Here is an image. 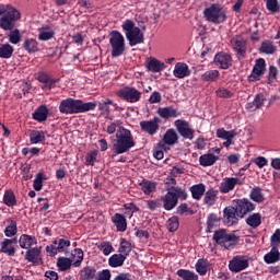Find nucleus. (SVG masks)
Listing matches in <instances>:
<instances>
[{
  "label": "nucleus",
  "instance_id": "obj_1",
  "mask_svg": "<svg viewBox=\"0 0 280 280\" xmlns=\"http://www.w3.org/2000/svg\"><path fill=\"white\" fill-rule=\"evenodd\" d=\"M95 108H97V103L95 102L84 103L81 100L66 98L60 102L59 113H62V115H78L95 110Z\"/></svg>",
  "mask_w": 280,
  "mask_h": 280
},
{
  "label": "nucleus",
  "instance_id": "obj_2",
  "mask_svg": "<svg viewBox=\"0 0 280 280\" xmlns=\"http://www.w3.org/2000/svg\"><path fill=\"white\" fill-rule=\"evenodd\" d=\"M135 138L130 130L119 127L116 132V139L113 143V150L116 154H125V152H130L131 148H135Z\"/></svg>",
  "mask_w": 280,
  "mask_h": 280
},
{
  "label": "nucleus",
  "instance_id": "obj_3",
  "mask_svg": "<svg viewBox=\"0 0 280 280\" xmlns=\"http://www.w3.org/2000/svg\"><path fill=\"white\" fill-rule=\"evenodd\" d=\"M0 27L4 32H12L16 27V22L21 19V12L10 7L0 4Z\"/></svg>",
  "mask_w": 280,
  "mask_h": 280
},
{
  "label": "nucleus",
  "instance_id": "obj_4",
  "mask_svg": "<svg viewBox=\"0 0 280 280\" xmlns=\"http://www.w3.org/2000/svg\"><path fill=\"white\" fill-rule=\"evenodd\" d=\"M122 30L126 32V38L129 40L130 47L144 43L145 37L143 36V32H141V28L135 26L132 20H126L122 23Z\"/></svg>",
  "mask_w": 280,
  "mask_h": 280
},
{
  "label": "nucleus",
  "instance_id": "obj_5",
  "mask_svg": "<svg viewBox=\"0 0 280 280\" xmlns=\"http://www.w3.org/2000/svg\"><path fill=\"white\" fill-rule=\"evenodd\" d=\"M203 16L209 23L220 25L226 21V11L221 4L213 3L203 10Z\"/></svg>",
  "mask_w": 280,
  "mask_h": 280
},
{
  "label": "nucleus",
  "instance_id": "obj_6",
  "mask_svg": "<svg viewBox=\"0 0 280 280\" xmlns=\"http://www.w3.org/2000/svg\"><path fill=\"white\" fill-rule=\"evenodd\" d=\"M109 45L112 58H119L126 52V39L119 31H112L109 35Z\"/></svg>",
  "mask_w": 280,
  "mask_h": 280
},
{
  "label": "nucleus",
  "instance_id": "obj_7",
  "mask_svg": "<svg viewBox=\"0 0 280 280\" xmlns=\"http://www.w3.org/2000/svg\"><path fill=\"white\" fill-rule=\"evenodd\" d=\"M213 240L219 246L223 248H233L237 244V237L235 234L226 233V230L221 229L214 232Z\"/></svg>",
  "mask_w": 280,
  "mask_h": 280
},
{
  "label": "nucleus",
  "instance_id": "obj_8",
  "mask_svg": "<svg viewBox=\"0 0 280 280\" xmlns=\"http://www.w3.org/2000/svg\"><path fill=\"white\" fill-rule=\"evenodd\" d=\"M231 45L238 58V60H244L246 58V39L244 37L236 35L231 39Z\"/></svg>",
  "mask_w": 280,
  "mask_h": 280
},
{
  "label": "nucleus",
  "instance_id": "obj_9",
  "mask_svg": "<svg viewBox=\"0 0 280 280\" xmlns=\"http://www.w3.org/2000/svg\"><path fill=\"white\" fill-rule=\"evenodd\" d=\"M265 73L266 60L264 58H259L256 60L250 75H248V82H259V80H261V75H264Z\"/></svg>",
  "mask_w": 280,
  "mask_h": 280
},
{
  "label": "nucleus",
  "instance_id": "obj_10",
  "mask_svg": "<svg viewBox=\"0 0 280 280\" xmlns=\"http://www.w3.org/2000/svg\"><path fill=\"white\" fill-rule=\"evenodd\" d=\"M117 95L120 97V100H125L131 104H135V102H139V100H141V92L135 88H125L119 90Z\"/></svg>",
  "mask_w": 280,
  "mask_h": 280
},
{
  "label": "nucleus",
  "instance_id": "obj_11",
  "mask_svg": "<svg viewBox=\"0 0 280 280\" xmlns=\"http://www.w3.org/2000/svg\"><path fill=\"white\" fill-rule=\"evenodd\" d=\"M43 247H33L26 250L25 253V259L30 264H33V266H43Z\"/></svg>",
  "mask_w": 280,
  "mask_h": 280
},
{
  "label": "nucleus",
  "instance_id": "obj_12",
  "mask_svg": "<svg viewBox=\"0 0 280 280\" xmlns=\"http://www.w3.org/2000/svg\"><path fill=\"white\" fill-rule=\"evenodd\" d=\"M175 127L177 128V131L180 135V137H183L184 139H189V141L194 139V135L196 131L191 128L189 122H187L186 120H180V119L176 120Z\"/></svg>",
  "mask_w": 280,
  "mask_h": 280
},
{
  "label": "nucleus",
  "instance_id": "obj_13",
  "mask_svg": "<svg viewBox=\"0 0 280 280\" xmlns=\"http://www.w3.org/2000/svg\"><path fill=\"white\" fill-rule=\"evenodd\" d=\"M229 268L231 272H242V270L248 268V258L246 256H236L230 261Z\"/></svg>",
  "mask_w": 280,
  "mask_h": 280
},
{
  "label": "nucleus",
  "instance_id": "obj_14",
  "mask_svg": "<svg viewBox=\"0 0 280 280\" xmlns=\"http://www.w3.org/2000/svg\"><path fill=\"white\" fill-rule=\"evenodd\" d=\"M235 207L237 210V217L240 218H244L247 213H250V211H255L254 203L248 199H237Z\"/></svg>",
  "mask_w": 280,
  "mask_h": 280
},
{
  "label": "nucleus",
  "instance_id": "obj_15",
  "mask_svg": "<svg viewBox=\"0 0 280 280\" xmlns=\"http://www.w3.org/2000/svg\"><path fill=\"white\" fill-rule=\"evenodd\" d=\"M159 124H161V118L154 117L152 120H143L140 122V128L143 132L148 135H156L159 131Z\"/></svg>",
  "mask_w": 280,
  "mask_h": 280
},
{
  "label": "nucleus",
  "instance_id": "obj_16",
  "mask_svg": "<svg viewBox=\"0 0 280 280\" xmlns=\"http://www.w3.org/2000/svg\"><path fill=\"white\" fill-rule=\"evenodd\" d=\"M214 62L220 69H230L233 67V57L226 52H219L214 56Z\"/></svg>",
  "mask_w": 280,
  "mask_h": 280
},
{
  "label": "nucleus",
  "instance_id": "obj_17",
  "mask_svg": "<svg viewBox=\"0 0 280 280\" xmlns=\"http://www.w3.org/2000/svg\"><path fill=\"white\" fill-rule=\"evenodd\" d=\"M217 137L225 140V142H223L224 148H230L233 145V139L237 137V132L235 129L226 131L224 128H220L217 130Z\"/></svg>",
  "mask_w": 280,
  "mask_h": 280
},
{
  "label": "nucleus",
  "instance_id": "obj_18",
  "mask_svg": "<svg viewBox=\"0 0 280 280\" xmlns=\"http://www.w3.org/2000/svg\"><path fill=\"white\" fill-rule=\"evenodd\" d=\"M173 75L178 80H183L184 78H189L191 75V70H189V66L185 62H177L173 70Z\"/></svg>",
  "mask_w": 280,
  "mask_h": 280
},
{
  "label": "nucleus",
  "instance_id": "obj_19",
  "mask_svg": "<svg viewBox=\"0 0 280 280\" xmlns=\"http://www.w3.org/2000/svg\"><path fill=\"white\" fill-rule=\"evenodd\" d=\"M240 184V178L237 177H225L221 183L219 189L221 194H229V191H233L235 186Z\"/></svg>",
  "mask_w": 280,
  "mask_h": 280
},
{
  "label": "nucleus",
  "instance_id": "obj_20",
  "mask_svg": "<svg viewBox=\"0 0 280 280\" xmlns=\"http://www.w3.org/2000/svg\"><path fill=\"white\" fill-rule=\"evenodd\" d=\"M223 217L226 220V223L230 226H233V224H237L240 217H237V208L235 207H226L223 210Z\"/></svg>",
  "mask_w": 280,
  "mask_h": 280
},
{
  "label": "nucleus",
  "instance_id": "obj_21",
  "mask_svg": "<svg viewBox=\"0 0 280 280\" xmlns=\"http://www.w3.org/2000/svg\"><path fill=\"white\" fill-rule=\"evenodd\" d=\"M145 67L148 71H151V73H161V71L165 69V62L151 57L149 61H147Z\"/></svg>",
  "mask_w": 280,
  "mask_h": 280
},
{
  "label": "nucleus",
  "instance_id": "obj_22",
  "mask_svg": "<svg viewBox=\"0 0 280 280\" xmlns=\"http://www.w3.org/2000/svg\"><path fill=\"white\" fill-rule=\"evenodd\" d=\"M158 115L162 119H170V118L178 117L180 113L178 112V109L174 108L173 106H167V107H159Z\"/></svg>",
  "mask_w": 280,
  "mask_h": 280
},
{
  "label": "nucleus",
  "instance_id": "obj_23",
  "mask_svg": "<svg viewBox=\"0 0 280 280\" xmlns=\"http://www.w3.org/2000/svg\"><path fill=\"white\" fill-rule=\"evenodd\" d=\"M112 222L115 224L117 231L124 233L126 229H128V222L126 221V217L121 213H116L112 218Z\"/></svg>",
  "mask_w": 280,
  "mask_h": 280
},
{
  "label": "nucleus",
  "instance_id": "obj_24",
  "mask_svg": "<svg viewBox=\"0 0 280 280\" xmlns=\"http://www.w3.org/2000/svg\"><path fill=\"white\" fill-rule=\"evenodd\" d=\"M38 40H51L56 36V31L49 25L38 28Z\"/></svg>",
  "mask_w": 280,
  "mask_h": 280
},
{
  "label": "nucleus",
  "instance_id": "obj_25",
  "mask_svg": "<svg viewBox=\"0 0 280 280\" xmlns=\"http://www.w3.org/2000/svg\"><path fill=\"white\" fill-rule=\"evenodd\" d=\"M16 240H10L5 238L1 244V253H4L5 255H9L10 257H14L16 255V249L12 244H14Z\"/></svg>",
  "mask_w": 280,
  "mask_h": 280
},
{
  "label": "nucleus",
  "instance_id": "obj_26",
  "mask_svg": "<svg viewBox=\"0 0 280 280\" xmlns=\"http://www.w3.org/2000/svg\"><path fill=\"white\" fill-rule=\"evenodd\" d=\"M162 200L164 202L163 207L165 211H172V209H174V207L178 205L176 197L172 195L170 190H167V194L164 197H162Z\"/></svg>",
  "mask_w": 280,
  "mask_h": 280
},
{
  "label": "nucleus",
  "instance_id": "obj_27",
  "mask_svg": "<svg viewBox=\"0 0 280 280\" xmlns=\"http://www.w3.org/2000/svg\"><path fill=\"white\" fill-rule=\"evenodd\" d=\"M21 248H25L30 250L32 246L36 245L38 241H36V236H31L27 234H23L19 240Z\"/></svg>",
  "mask_w": 280,
  "mask_h": 280
},
{
  "label": "nucleus",
  "instance_id": "obj_28",
  "mask_svg": "<svg viewBox=\"0 0 280 280\" xmlns=\"http://www.w3.org/2000/svg\"><path fill=\"white\" fill-rule=\"evenodd\" d=\"M164 145H176L178 143V133H176V130L168 129L163 137Z\"/></svg>",
  "mask_w": 280,
  "mask_h": 280
},
{
  "label": "nucleus",
  "instance_id": "obj_29",
  "mask_svg": "<svg viewBox=\"0 0 280 280\" xmlns=\"http://www.w3.org/2000/svg\"><path fill=\"white\" fill-rule=\"evenodd\" d=\"M49 116V109L45 105H40L34 113H33V119L35 121H47V117Z\"/></svg>",
  "mask_w": 280,
  "mask_h": 280
},
{
  "label": "nucleus",
  "instance_id": "obj_30",
  "mask_svg": "<svg viewBox=\"0 0 280 280\" xmlns=\"http://www.w3.org/2000/svg\"><path fill=\"white\" fill-rule=\"evenodd\" d=\"M265 102H266V96H264V94H257L254 101L247 104V109H249L250 113H254V110H258V108H261Z\"/></svg>",
  "mask_w": 280,
  "mask_h": 280
},
{
  "label": "nucleus",
  "instance_id": "obj_31",
  "mask_svg": "<svg viewBox=\"0 0 280 280\" xmlns=\"http://www.w3.org/2000/svg\"><path fill=\"white\" fill-rule=\"evenodd\" d=\"M206 191H207V188L205 184H197L190 187V194L194 200H200V198L205 196Z\"/></svg>",
  "mask_w": 280,
  "mask_h": 280
},
{
  "label": "nucleus",
  "instance_id": "obj_32",
  "mask_svg": "<svg viewBox=\"0 0 280 280\" xmlns=\"http://www.w3.org/2000/svg\"><path fill=\"white\" fill-rule=\"evenodd\" d=\"M218 156L212 153L203 154L199 158V163L202 167H210V165H214L218 161Z\"/></svg>",
  "mask_w": 280,
  "mask_h": 280
},
{
  "label": "nucleus",
  "instance_id": "obj_33",
  "mask_svg": "<svg viewBox=\"0 0 280 280\" xmlns=\"http://www.w3.org/2000/svg\"><path fill=\"white\" fill-rule=\"evenodd\" d=\"M218 200V190L215 189H209L205 194L203 202L207 205V207H213Z\"/></svg>",
  "mask_w": 280,
  "mask_h": 280
},
{
  "label": "nucleus",
  "instance_id": "obj_34",
  "mask_svg": "<svg viewBox=\"0 0 280 280\" xmlns=\"http://www.w3.org/2000/svg\"><path fill=\"white\" fill-rule=\"evenodd\" d=\"M260 54H266L267 56H272L277 51V46L271 40H265L261 43L259 48Z\"/></svg>",
  "mask_w": 280,
  "mask_h": 280
},
{
  "label": "nucleus",
  "instance_id": "obj_35",
  "mask_svg": "<svg viewBox=\"0 0 280 280\" xmlns=\"http://www.w3.org/2000/svg\"><path fill=\"white\" fill-rule=\"evenodd\" d=\"M167 191H170L176 200H187V191L184 188H180L178 186H171L167 188Z\"/></svg>",
  "mask_w": 280,
  "mask_h": 280
},
{
  "label": "nucleus",
  "instance_id": "obj_36",
  "mask_svg": "<svg viewBox=\"0 0 280 280\" xmlns=\"http://www.w3.org/2000/svg\"><path fill=\"white\" fill-rule=\"evenodd\" d=\"M124 261H126V256H122V254H114L108 259V264L112 268L124 266Z\"/></svg>",
  "mask_w": 280,
  "mask_h": 280
},
{
  "label": "nucleus",
  "instance_id": "obj_37",
  "mask_svg": "<svg viewBox=\"0 0 280 280\" xmlns=\"http://www.w3.org/2000/svg\"><path fill=\"white\" fill-rule=\"evenodd\" d=\"M23 48L27 54H36V51H38V42L34 38H26Z\"/></svg>",
  "mask_w": 280,
  "mask_h": 280
},
{
  "label": "nucleus",
  "instance_id": "obj_38",
  "mask_svg": "<svg viewBox=\"0 0 280 280\" xmlns=\"http://www.w3.org/2000/svg\"><path fill=\"white\" fill-rule=\"evenodd\" d=\"M37 80L38 82L45 84L44 86H42L43 90H51L54 89V84H56V82L51 80V78L47 73H39Z\"/></svg>",
  "mask_w": 280,
  "mask_h": 280
},
{
  "label": "nucleus",
  "instance_id": "obj_39",
  "mask_svg": "<svg viewBox=\"0 0 280 280\" xmlns=\"http://www.w3.org/2000/svg\"><path fill=\"white\" fill-rule=\"evenodd\" d=\"M264 259L266 264H276V261H279L280 259L279 249L271 247L270 253L266 254Z\"/></svg>",
  "mask_w": 280,
  "mask_h": 280
},
{
  "label": "nucleus",
  "instance_id": "obj_40",
  "mask_svg": "<svg viewBox=\"0 0 280 280\" xmlns=\"http://www.w3.org/2000/svg\"><path fill=\"white\" fill-rule=\"evenodd\" d=\"M246 224H248V226H250L252 229H257V226L261 225V214L260 213L250 214L246 219Z\"/></svg>",
  "mask_w": 280,
  "mask_h": 280
},
{
  "label": "nucleus",
  "instance_id": "obj_41",
  "mask_svg": "<svg viewBox=\"0 0 280 280\" xmlns=\"http://www.w3.org/2000/svg\"><path fill=\"white\" fill-rule=\"evenodd\" d=\"M73 257V266L75 268H80L82 266V261H84V252L81 248H75L72 253Z\"/></svg>",
  "mask_w": 280,
  "mask_h": 280
},
{
  "label": "nucleus",
  "instance_id": "obj_42",
  "mask_svg": "<svg viewBox=\"0 0 280 280\" xmlns=\"http://www.w3.org/2000/svg\"><path fill=\"white\" fill-rule=\"evenodd\" d=\"M140 187L147 196L156 191V183L150 180H143L140 183Z\"/></svg>",
  "mask_w": 280,
  "mask_h": 280
},
{
  "label": "nucleus",
  "instance_id": "obj_43",
  "mask_svg": "<svg viewBox=\"0 0 280 280\" xmlns=\"http://www.w3.org/2000/svg\"><path fill=\"white\" fill-rule=\"evenodd\" d=\"M31 143H43L45 141V131L33 130L30 133Z\"/></svg>",
  "mask_w": 280,
  "mask_h": 280
},
{
  "label": "nucleus",
  "instance_id": "obj_44",
  "mask_svg": "<svg viewBox=\"0 0 280 280\" xmlns=\"http://www.w3.org/2000/svg\"><path fill=\"white\" fill-rule=\"evenodd\" d=\"M12 54H14V47L10 44L0 45V58H12Z\"/></svg>",
  "mask_w": 280,
  "mask_h": 280
},
{
  "label": "nucleus",
  "instance_id": "obj_45",
  "mask_svg": "<svg viewBox=\"0 0 280 280\" xmlns=\"http://www.w3.org/2000/svg\"><path fill=\"white\" fill-rule=\"evenodd\" d=\"M57 268H59L60 272H65L71 268V259L67 257H59L57 259Z\"/></svg>",
  "mask_w": 280,
  "mask_h": 280
},
{
  "label": "nucleus",
  "instance_id": "obj_46",
  "mask_svg": "<svg viewBox=\"0 0 280 280\" xmlns=\"http://www.w3.org/2000/svg\"><path fill=\"white\" fill-rule=\"evenodd\" d=\"M21 38H23V35H21V31L19 28L10 31L9 43H11V45H19V43H21Z\"/></svg>",
  "mask_w": 280,
  "mask_h": 280
},
{
  "label": "nucleus",
  "instance_id": "obj_47",
  "mask_svg": "<svg viewBox=\"0 0 280 280\" xmlns=\"http://www.w3.org/2000/svg\"><path fill=\"white\" fill-rule=\"evenodd\" d=\"M203 82H215L220 78V71L218 70H208L201 75Z\"/></svg>",
  "mask_w": 280,
  "mask_h": 280
},
{
  "label": "nucleus",
  "instance_id": "obj_48",
  "mask_svg": "<svg viewBox=\"0 0 280 280\" xmlns=\"http://www.w3.org/2000/svg\"><path fill=\"white\" fill-rule=\"evenodd\" d=\"M177 276L183 280H198V275L194 273V271L187 269L177 270Z\"/></svg>",
  "mask_w": 280,
  "mask_h": 280
},
{
  "label": "nucleus",
  "instance_id": "obj_49",
  "mask_svg": "<svg viewBox=\"0 0 280 280\" xmlns=\"http://www.w3.org/2000/svg\"><path fill=\"white\" fill-rule=\"evenodd\" d=\"M119 253L120 255H122L124 257H128V255H130V253H132V244H130V242L122 240L119 246Z\"/></svg>",
  "mask_w": 280,
  "mask_h": 280
},
{
  "label": "nucleus",
  "instance_id": "obj_50",
  "mask_svg": "<svg viewBox=\"0 0 280 280\" xmlns=\"http://www.w3.org/2000/svg\"><path fill=\"white\" fill-rule=\"evenodd\" d=\"M249 197L254 200V202H264V192H261L260 187H254L250 191Z\"/></svg>",
  "mask_w": 280,
  "mask_h": 280
},
{
  "label": "nucleus",
  "instance_id": "obj_51",
  "mask_svg": "<svg viewBox=\"0 0 280 280\" xmlns=\"http://www.w3.org/2000/svg\"><path fill=\"white\" fill-rule=\"evenodd\" d=\"M3 200L7 207H14L16 205V196H14V192L12 190H7L4 192Z\"/></svg>",
  "mask_w": 280,
  "mask_h": 280
},
{
  "label": "nucleus",
  "instance_id": "obj_52",
  "mask_svg": "<svg viewBox=\"0 0 280 280\" xmlns=\"http://www.w3.org/2000/svg\"><path fill=\"white\" fill-rule=\"evenodd\" d=\"M178 226H180V223L178 222V217H172L166 222V228L170 233L178 231Z\"/></svg>",
  "mask_w": 280,
  "mask_h": 280
},
{
  "label": "nucleus",
  "instance_id": "obj_53",
  "mask_svg": "<svg viewBox=\"0 0 280 280\" xmlns=\"http://www.w3.org/2000/svg\"><path fill=\"white\" fill-rule=\"evenodd\" d=\"M266 8L271 14H279L280 5L279 0H267Z\"/></svg>",
  "mask_w": 280,
  "mask_h": 280
},
{
  "label": "nucleus",
  "instance_id": "obj_54",
  "mask_svg": "<svg viewBox=\"0 0 280 280\" xmlns=\"http://www.w3.org/2000/svg\"><path fill=\"white\" fill-rule=\"evenodd\" d=\"M95 268L91 267H84L83 270L81 271V277L83 280H93V278L96 275Z\"/></svg>",
  "mask_w": 280,
  "mask_h": 280
},
{
  "label": "nucleus",
  "instance_id": "obj_55",
  "mask_svg": "<svg viewBox=\"0 0 280 280\" xmlns=\"http://www.w3.org/2000/svg\"><path fill=\"white\" fill-rule=\"evenodd\" d=\"M196 270L199 275H205L209 270V261L199 259L196 264Z\"/></svg>",
  "mask_w": 280,
  "mask_h": 280
},
{
  "label": "nucleus",
  "instance_id": "obj_56",
  "mask_svg": "<svg viewBox=\"0 0 280 280\" xmlns=\"http://www.w3.org/2000/svg\"><path fill=\"white\" fill-rule=\"evenodd\" d=\"M43 180H45V174L37 173L33 182V188L35 191H40V189H43Z\"/></svg>",
  "mask_w": 280,
  "mask_h": 280
},
{
  "label": "nucleus",
  "instance_id": "obj_57",
  "mask_svg": "<svg viewBox=\"0 0 280 280\" xmlns=\"http://www.w3.org/2000/svg\"><path fill=\"white\" fill-rule=\"evenodd\" d=\"M270 246L271 248L279 249L280 247V229H277L275 233L270 237Z\"/></svg>",
  "mask_w": 280,
  "mask_h": 280
},
{
  "label": "nucleus",
  "instance_id": "obj_58",
  "mask_svg": "<svg viewBox=\"0 0 280 280\" xmlns=\"http://www.w3.org/2000/svg\"><path fill=\"white\" fill-rule=\"evenodd\" d=\"M16 233H18L16 221H11L10 224L4 230V235L7 237H14Z\"/></svg>",
  "mask_w": 280,
  "mask_h": 280
},
{
  "label": "nucleus",
  "instance_id": "obj_59",
  "mask_svg": "<svg viewBox=\"0 0 280 280\" xmlns=\"http://www.w3.org/2000/svg\"><path fill=\"white\" fill-rule=\"evenodd\" d=\"M110 106H113V101L110 98H106L98 103V110H101V113H110Z\"/></svg>",
  "mask_w": 280,
  "mask_h": 280
},
{
  "label": "nucleus",
  "instance_id": "obj_60",
  "mask_svg": "<svg viewBox=\"0 0 280 280\" xmlns=\"http://www.w3.org/2000/svg\"><path fill=\"white\" fill-rule=\"evenodd\" d=\"M163 150H165V143L160 142L153 153L154 159H156L158 161H161L165 156V153L163 152Z\"/></svg>",
  "mask_w": 280,
  "mask_h": 280
},
{
  "label": "nucleus",
  "instance_id": "obj_61",
  "mask_svg": "<svg viewBox=\"0 0 280 280\" xmlns=\"http://www.w3.org/2000/svg\"><path fill=\"white\" fill-rule=\"evenodd\" d=\"M70 246L71 242L69 240L60 238L59 241H57V249L59 253H65Z\"/></svg>",
  "mask_w": 280,
  "mask_h": 280
},
{
  "label": "nucleus",
  "instance_id": "obj_62",
  "mask_svg": "<svg viewBox=\"0 0 280 280\" xmlns=\"http://www.w3.org/2000/svg\"><path fill=\"white\" fill-rule=\"evenodd\" d=\"M177 213L179 214V215H185V213L186 214H188V215H194V210H191L190 208H189V206L187 205V203H180L178 207H177Z\"/></svg>",
  "mask_w": 280,
  "mask_h": 280
},
{
  "label": "nucleus",
  "instance_id": "obj_63",
  "mask_svg": "<svg viewBox=\"0 0 280 280\" xmlns=\"http://www.w3.org/2000/svg\"><path fill=\"white\" fill-rule=\"evenodd\" d=\"M215 222H220V218H218V215H215L214 213H211L208 217V221H207V228L209 233H211V229L215 226Z\"/></svg>",
  "mask_w": 280,
  "mask_h": 280
},
{
  "label": "nucleus",
  "instance_id": "obj_64",
  "mask_svg": "<svg viewBox=\"0 0 280 280\" xmlns=\"http://www.w3.org/2000/svg\"><path fill=\"white\" fill-rule=\"evenodd\" d=\"M98 248L103 252V255H110L113 253V245L108 242L101 243Z\"/></svg>",
  "mask_w": 280,
  "mask_h": 280
}]
</instances>
